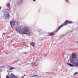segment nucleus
Segmentation results:
<instances>
[{
  "label": "nucleus",
  "mask_w": 78,
  "mask_h": 78,
  "mask_svg": "<svg viewBox=\"0 0 78 78\" xmlns=\"http://www.w3.org/2000/svg\"><path fill=\"white\" fill-rule=\"evenodd\" d=\"M72 58L70 60V62L72 64H73V66H75L76 63L75 62V61H76L75 59L76 58V54L75 53L72 54Z\"/></svg>",
  "instance_id": "obj_1"
},
{
  "label": "nucleus",
  "mask_w": 78,
  "mask_h": 78,
  "mask_svg": "<svg viewBox=\"0 0 78 78\" xmlns=\"http://www.w3.org/2000/svg\"><path fill=\"white\" fill-rule=\"evenodd\" d=\"M22 33L27 34V35L30 36L31 34V30H30L28 28L24 27V30L22 31Z\"/></svg>",
  "instance_id": "obj_2"
},
{
  "label": "nucleus",
  "mask_w": 78,
  "mask_h": 78,
  "mask_svg": "<svg viewBox=\"0 0 78 78\" xmlns=\"http://www.w3.org/2000/svg\"><path fill=\"white\" fill-rule=\"evenodd\" d=\"M72 21H69L68 20H66L64 23V24H62L60 26L58 29L56 30V31L58 32L59 31V29L61 28H62L63 26L64 25H67L68 23H72Z\"/></svg>",
  "instance_id": "obj_3"
},
{
  "label": "nucleus",
  "mask_w": 78,
  "mask_h": 78,
  "mask_svg": "<svg viewBox=\"0 0 78 78\" xmlns=\"http://www.w3.org/2000/svg\"><path fill=\"white\" fill-rule=\"evenodd\" d=\"M6 78H9V77L8 76V75L6 76ZM10 78H17L13 74H11L10 76Z\"/></svg>",
  "instance_id": "obj_4"
},
{
  "label": "nucleus",
  "mask_w": 78,
  "mask_h": 78,
  "mask_svg": "<svg viewBox=\"0 0 78 78\" xmlns=\"http://www.w3.org/2000/svg\"><path fill=\"white\" fill-rule=\"evenodd\" d=\"M16 30L17 31H18L20 33H22V28H20L19 27H17L16 28Z\"/></svg>",
  "instance_id": "obj_5"
},
{
  "label": "nucleus",
  "mask_w": 78,
  "mask_h": 78,
  "mask_svg": "<svg viewBox=\"0 0 78 78\" xmlns=\"http://www.w3.org/2000/svg\"><path fill=\"white\" fill-rule=\"evenodd\" d=\"M15 22L13 21L12 20L10 22V25L11 26L12 28H13L14 27V25H15Z\"/></svg>",
  "instance_id": "obj_6"
},
{
  "label": "nucleus",
  "mask_w": 78,
  "mask_h": 78,
  "mask_svg": "<svg viewBox=\"0 0 78 78\" xmlns=\"http://www.w3.org/2000/svg\"><path fill=\"white\" fill-rule=\"evenodd\" d=\"M23 0H20L18 3V5L19 6H21V5L22 3V2H23Z\"/></svg>",
  "instance_id": "obj_7"
},
{
  "label": "nucleus",
  "mask_w": 78,
  "mask_h": 78,
  "mask_svg": "<svg viewBox=\"0 0 78 78\" xmlns=\"http://www.w3.org/2000/svg\"><path fill=\"white\" fill-rule=\"evenodd\" d=\"M54 34H55L54 32H53L49 34V35L50 36H54Z\"/></svg>",
  "instance_id": "obj_8"
},
{
  "label": "nucleus",
  "mask_w": 78,
  "mask_h": 78,
  "mask_svg": "<svg viewBox=\"0 0 78 78\" xmlns=\"http://www.w3.org/2000/svg\"><path fill=\"white\" fill-rule=\"evenodd\" d=\"M30 45H32L34 47L35 46V44H34V43L33 42H32L31 43H30Z\"/></svg>",
  "instance_id": "obj_9"
},
{
  "label": "nucleus",
  "mask_w": 78,
  "mask_h": 78,
  "mask_svg": "<svg viewBox=\"0 0 78 78\" xmlns=\"http://www.w3.org/2000/svg\"><path fill=\"white\" fill-rule=\"evenodd\" d=\"M76 63L75 66H76V67H78V59H76Z\"/></svg>",
  "instance_id": "obj_10"
},
{
  "label": "nucleus",
  "mask_w": 78,
  "mask_h": 78,
  "mask_svg": "<svg viewBox=\"0 0 78 78\" xmlns=\"http://www.w3.org/2000/svg\"><path fill=\"white\" fill-rule=\"evenodd\" d=\"M7 6L8 7V8L10 9V8H11V7H10V4H9V3H7Z\"/></svg>",
  "instance_id": "obj_11"
},
{
  "label": "nucleus",
  "mask_w": 78,
  "mask_h": 78,
  "mask_svg": "<svg viewBox=\"0 0 78 78\" xmlns=\"http://www.w3.org/2000/svg\"><path fill=\"white\" fill-rule=\"evenodd\" d=\"M67 64L68 65H69V66H70L71 67H73V66H74V65H72L69 63H67Z\"/></svg>",
  "instance_id": "obj_12"
},
{
  "label": "nucleus",
  "mask_w": 78,
  "mask_h": 78,
  "mask_svg": "<svg viewBox=\"0 0 78 78\" xmlns=\"http://www.w3.org/2000/svg\"><path fill=\"white\" fill-rule=\"evenodd\" d=\"M31 65L32 66H35V62H32Z\"/></svg>",
  "instance_id": "obj_13"
},
{
  "label": "nucleus",
  "mask_w": 78,
  "mask_h": 78,
  "mask_svg": "<svg viewBox=\"0 0 78 78\" xmlns=\"http://www.w3.org/2000/svg\"><path fill=\"white\" fill-rule=\"evenodd\" d=\"M14 67H11L10 68V70H13V69H14Z\"/></svg>",
  "instance_id": "obj_14"
},
{
  "label": "nucleus",
  "mask_w": 78,
  "mask_h": 78,
  "mask_svg": "<svg viewBox=\"0 0 78 78\" xmlns=\"http://www.w3.org/2000/svg\"><path fill=\"white\" fill-rule=\"evenodd\" d=\"M7 17H8V18L10 17V16H9V15H7Z\"/></svg>",
  "instance_id": "obj_15"
},
{
  "label": "nucleus",
  "mask_w": 78,
  "mask_h": 78,
  "mask_svg": "<svg viewBox=\"0 0 78 78\" xmlns=\"http://www.w3.org/2000/svg\"><path fill=\"white\" fill-rule=\"evenodd\" d=\"M37 65H38V64H37V63H35V66H37Z\"/></svg>",
  "instance_id": "obj_16"
},
{
  "label": "nucleus",
  "mask_w": 78,
  "mask_h": 78,
  "mask_svg": "<svg viewBox=\"0 0 78 78\" xmlns=\"http://www.w3.org/2000/svg\"><path fill=\"white\" fill-rule=\"evenodd\" d=\"M78 74V72L75 73L74 74V75H77Z\"/></svg>",
  "instance_id": "obj_17"
},
{
  "label": "nucleus",
  "mask_w": 78,
  "mask_h": 78,
  "mask_svg": "<svg viewBox=\"0 0 78 78\" xmlns=\"http://www.w3.org/2000/svg\"><path fill=\"white\" fill-rule=\"evenodd\" d=\"M66 2H68V3H69V0H65Z\"/></svg>",
  "instance_id": "obj_18"
},
{
  "label": "nucleus",
  "mask_w": 78,
  "mask_h": 78,
  "mask_svg": "<svg viewBox=\"0 0 78 78\" xmlns=\"http://www.w3.org/2000/svg\"><path fill=\"white\" fill-rule=\"evenodd\" d=\"M44 56H47V55L46 54H45Z\"/></svg>",
  "instance_id": "obj_19"
},
{
  "label": "nucleus",
  "mask_w": 78,
  "mask_h": 78,
  "mask_svg": "<svg viewBox=\"0 0 78 78\" xmlns=\"http://www.w3.org/2000/svg\"><path fill=\"white\" fill-rule=\"evenodd\" d=\"M37 76V75H36V76Z\"/></svg>",
  "instance_id": "obj_20"
},
{
  "label": "nucleus",
  "mask_w": 78,
  "mask_h": 78,
  "mask_svg": "<svg viewBox=\"0 0 78 78\" xmlns=\"http://www.w3.org/2000/svg\"><path fill=\"white\" fill-rule=\"evenodd\" d=\"M33 1H34V2H35L36 1V0H33Z\"/></svg>",
  "instance_id": "obj_21"
},
{
  "label": "nucleus",
  "mask_w": 78,
  "mask_h": 78,
  "mask_svg": "<svg viewBox=\"0 0 78 78\" xmlns=\"http://www.w3.org/2000/svg\"><path fill=\"white\" fill-rule=\"evenodd\" d=\"M0 9H1V7H0Z\"/></svg>",
  "instance_id": "obj_22"
}]
</instances>
